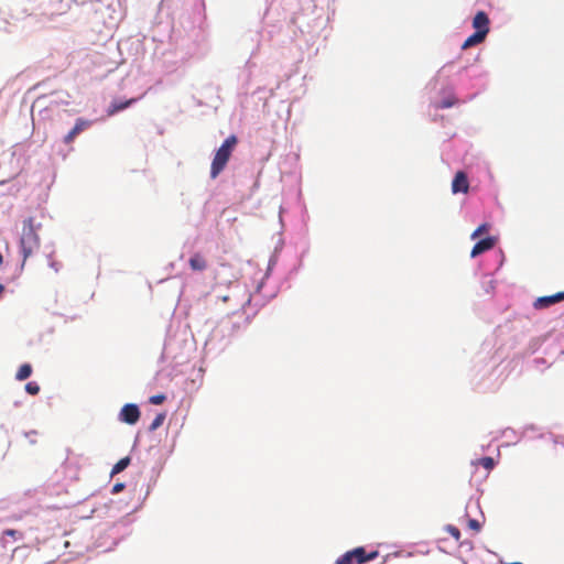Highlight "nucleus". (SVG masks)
<instances>
[{"label": "nucleus", "mask_w": 564, "mask_h": 564, "mask_svg": "<svg viewBox=\"0 0 564 564\" xmlns=\"http://www.w3.org/2000/svg\"><path fill=\"white\" fill-rule=\"evenodd\" d=\"M501 564H522L521 562H512V563H503L502 561H500Z\"/></svg>", "instance_id": "obj_40"}, {"label": "nucleus", "mask_w": 564, "mask_h": 564, "mask_svg": "<svg viewBox=\"0 0 564 564\" xmlns=\"http://www.w3.org/2000/svg\"><path fill=\"white\" fill-rule=\"evenodd\" d=\"M141 416L140 408L137 403H126L118 414V420L121 423L134 425L139 422Z\"/></svg>", "instance_id": "obj_11"}, {"label": "nucleus", "mask_w": 564, "mask_h": 564, "mask_svg": "<svg viewBox=\"0 0 564 564\" xmlns=\"http://www.w3.org/2000/svg\"><path fill=\"white\" fill-rule=\"evenodd\" d=\"M251 65H252V64H251V62H250V61H248V62H247V64H246V66H247L248 68H250V67H251Z\"/></svg>", "instance_id": "obj_44"}, {"label": "nucleus", "mask_w": 564, "mask_h": 564, "mask_svg": "<svg viewBox=\"0 0 564 564\" xmlns=\"http://www.w3.org/2000/svg\"><path fill=\"white\" fill-rule=\"evenodd\" d=\"M486 35L481 34L480 32H474L470 34L463 43L462 48L466 50L473 46H476L480 43H482L486 40Z\"/></svg>", "instance_id": "obj_20"}, {"label": "nucleus", "mask_w": 564, "mask_h": 564, "mask_svg": "<svg viewBox=\"0 0 564 564\" xmlns=\"http://www.w3.org/2000/svg\"><path fill=\"white\" fill-rule=\"evenodd\" d=\"M126 487V485L123 482H117L113 485L112 489H111V492L112 494H118L120 492L123 488Z\"/></svg>", "instance_id": "obj_36"}, {"label": "nucleus", "mask_w": 564, "mask_h": 564, "mask_svg": "<svg viewBox=\"0 0 564 564\" xmlns=\"http://www.w3.org/2000/svg\"><path fill=\"white\" fill-rule=\"evenodd\" d=\"M525 430H535V426L534 425H530V426H527Z\"/></svg>", "instance_id": "obj_41"}, {"label": "nucleus", "mask_w": 564, "mask_h": 564, "mask_svg": "<svg viewBox=\"0 0 564 564\" xmlns=\"http://www.w3.org/2000/svg\"><path fill=\"white\" fill-rule=\"evenodd\" d=\"M262 286L263 282L258 284L253 294H249L247 301L241 306V313L234 312L231 315L221 319V322H228L231 325L229 330L231 336H235L238 332L246 328L258 311L275 296V293L263 296L261 294Z\"/></svg>", "instance_id": "obj_1"}, {"label": "nucleus", "mask_w": 564, "mask_h": 564, "mask_svg": "<svg viewBox=\"0 0 564 564\" xmlns=\"http://www.w3.org/2000/svg\"><path fill=\"white\" fill-rule=\"evenodd\" d=\"M502 436L506 437L507 440H509L508 445H511V444L514 445L520 440L517 435V432L511 427H507L506 430H503Z\"/></svg>", "instance_id": "obj_25"}, {"label": "nucleus", "mask_w": 564, "mask_h": 564, "mask_svg": "<svg viewBox=\"0 0 564 564\" xmlns=\"http://www.w3.org/2000/svg\"><path fill=\"white\" fill-rule=\"evenodd\" d=\"M130 462L131 459L129 456L119 459V462L112 467L111 475L123 471L130 465Z\"/></svg>", "instance_id": "obj_24"}, {"label": "nucleus", "mask_w": 564, "mask_h": 564, "mask_svg": "<svg viewBox=\"0 0 564 564\" xmlns=\"http://www.w3.org/2000/svg\"><path fill=\"white\" fill-rule=\"evenodd\" d=\"M237 142V137L231 134L227 139H225L221 145L216 150L210 166L212 178H216L226 167Z\"/></svg>", "instance_id": "obj_5"}, {"label": "nucleus", "mask_w": 564, "mask_h": 564, "mask_svg": "<svg viewBox=\"0 0 564 564\" xmlns=\"http://www.w3.org/2000/svg\"><path fill=\"white\" fill-rule=\"evenodd\" d=\"M459 545H460L462 549H465L467 551H471L473 547H474L473 542L470 540H464V541L460 542Z\"/></svg>", "instance_id": "obj_35"}, {"label": "nucleus", "mask_w": 564, "mask_h": 564, "mask_svg": "<svg viewBox=\"0 0 564 564\" xmlns=\"http://www.w3.org/2000/svg\"><path fill=\"white\" fill-rule=\"evenodd\" d=\"M166 400V395L163 393L154 394L150 397L149 402L154 405L162 404Z\"/></svg>", "instance_id": "obj_32"}, {"label": "nucleus", "mask_w": 564, "mask_h": 564, "mask_svg": "<svg viewBox=\"0 0 564 564\" xmlns=\"http://www.w3.org/2000/svg\"><path fill=\"white\" fill-rule=\"evenodd\" d=\"M8 538H11L13 539L14 541H18V540H21L23 538V533L19 530H14V529H7L2 532V535H1V542L3 544L7 543L8 541Z\"/></svg>", "instance_id": "obj_23"}, {"label": "nucleus", "mask_w": 564, "mask_h": 564, "mask_svg": "<svg viewBox=\"0 0 564 564\" xmlns=\"http://www.w3.org/2000/svg\"><path fill=\"white\" fill-rule=\"evenodd\" d=\"M30 440H31V443H35V441L33 440V436H30Z\"/></svg>", "instance_id": "obj_46"}, {"label": "nucleus", "mask_w": 564, "mask_h": 564, "mask_svg": "<svg viewBox=\"0 0 564 564\" xmlns=\"http://www.w3.org/2000/svg\"><path fill=\"white\" fill-rule=\"evenodd\" d=\"M468 528L470 530H474V531L478 532L481 529V523L477 519L469 518L468 519Z\"/></svg>", "instance_id": "obj_33"}, {"label": "nucleus", "mask_w": 564, "mask_h": 564, "mask_svg": "<svg viewBox=\"0 0 564 564\" xmlns=\"http://www.w3.org/2000/svg\"><path fill=\"white\" fill-rule=\"evenodd\" d=\"M453 63H447L442 66L426 85L427 89L431 91L436 90L437 95L442 97L440 100L431 101V105L435 109H448L456 105L458 101L455 96L454 84L449 79Z\"/></svg>", "instance_id": "obj_2"}, {"label": "nucleus", "mask_w": 564, "mask_h": 564, "mask_svg": "<svg viewBox=\"0 0 564 564\" xmlns=\"http://www.w3.org/2000/svg\"><path fill=\"white\" fill-rule=\"evenodd\" d=\"M496 369V362L489 360L482 365H476L473 369V382L475 386L481 390H488L494 387L491 382V377Z\"/></svg>", "instance_id": "obj_8"}, {"label": "nucleus", "mask_w": 564, "mask_h": 564, "mask_svg": "<svg viewBox=\"0 0 564 564\" xmlns=\"http://www.w3.org/2000/svg\"><path fill=\"white\" fill-rule=\"evenodd\" d=\"M70 8V0H28V6L22 9V15L37 13L52 18L66 13Z\"/></svg>", "instance_id": "obj_3"}, {"label": "nucleus", "mask_w": 564, "mask_h": 564, "mask_svg": "<svg viewBox=\"0 0 564 564\" xmlns=\"http://www.w3.org/2000/svg\"><path fill=\"white\" fill-rule=\"evenodd\" d=\"M31 434H36V432L35 431L28 432V433H25V436H29Z\"/></svg>", "instance_id": "obj_42"}, {"label": "nucleus", "mask_w": 564, "mask_h": 564, "mask_svg": "<svg viewBox=\"0 0 564 564\" xmlns=\"http://www.w3.org/2000/svg\"><path fill=\"white\" fill-rule=\"evenodd\" d=\"M490 228V225L487 224V223H484L481 225H479L475 230L474 232L471 234L470 238L471 239H476L478 238L481 234L484 232H487Z\"/></svg>", "instance_id": "obj_29"}, {"label": "nucleus", "mask_w": 564, "mask_h": 564, "mask_svg": "<svg viewBox=\"0 0 564 564\" xmlns=\"http://www.w3.org/2000/svg\"><path fill=\"white\" fill-rule=\"evenodd\" d=\"M480 284L486 294H492L496 289L497 281L492 278L491 273H485L481 278Z\"/></svg>", "instance_id": "obj_21"}, {"label": "nucleus", "mask_w": 564, "mask_h": 564, "mask_svg": "<svg viewBox=\"0 0 564 564\" xmlns=\"http://www.w3.org/2000/svg\"><path fill=\"white\" fill-rule=\"evenodd\" d=\"M497 239L494 236H487L485 238L479 239L470 251V257L476 258L489 250H491L496 245Z\"/></svg>", "instance_id": "obj_14"}, {"label": "nucleus", "mask_w": 564, "mask_h": 564, "mask_svg": "<svg viewBox=\"0 0 564 564\" xmlns=\"http://www.w3.org/2000/svg\"><path fill=\"white\" fill-rule=\"evenodd\" d=\"M93 126V121L86 118H77L74 127L63 138L65 144H70L77 135Z\"/></svg>", "instance_id": "obj_12"}, {"label": "nucleus", "mask_w": 564, "mask_h": 564, "mask_svg": "<svg viewBox=\"0 0 564 564\" xmlns=\"http://www.w3.org/2000/svg\"><path fill=\"white\" fill-rule=\"evenodd\" d=\"M32 375V366L30 364H23L20 366L15 373V379L19 381H24L30 378Z\"/></svg>", "instance_id": "obj_22"}, {"label": "nucleus", "mask_w": 564, "mask_h": 564, "mask_svg": "<svg viewBox=\"0 0 564 564\" xmlns=\"http://www.w3.org/2000/svg\"><path fill=\"white\" fill-rule=\"evenodd\" d=\"M69 104V94L66 91H54L48 96H40L36 98L34 107H43L44 110L53 111L55 107L59 105H68Z\"/></svg>", "instance_id": "obj_9"}, {"label": "nucleus", "mask_w": 564, "mask_h": 564, "mask_svg": "<svg viewBox=\"0 0 564 564\" xmlns=\"http://www.w3.org/2000/svg\"><path fill=\"white\" fill-rule=\"evenodd\" d=\"M177 345V340L175 338H169L164 343L162 359L172 360L175 364H182L184 358L181 355H177L174 350Z\"/></svg>", "instance_id": "obj_16"}, {"label": "nucleus", "mask_w": 564, "mask_h": 564, "mask_svg": "<svg viewBox=\"0 0 564 564\" xmlns=\"http://www.w3.org/2000/svg\"><path fill=\"white\" fill-rule=\"evenodd\" d=\"M188 264L193 271H204L207 267V262L200 253H194L189 258Z\"/></svg>", "instance_id": "obj_19"}, {"label": "nucleus", "mask_w": 564, "mask_h": 564, "mask_svg": "<svg viewBox=\"0 0 564 564\" xmlns=\"http://www.w3.org/2000/svg\"><path fill=\"white\" fill-rule=\"evenodd\" d=\"M378 556L377 550L368 551L366 546H357L341 554L335 564H367Z\"/></svg>", "instance_id": "obj_7"}, {"label": "nucleus", "mask_w": 564, "mask_h": 564, "mask_svg": "<svg viewBox=\"0 0 564 564\" xmlns=\"http://www.w3.org/2000/svg\"><path fill=\"white\" fill-rule=\"evenodd\" d=\"M457 74L459 77H466L469 80L477 82L479 90H484L487 87L488 72L480 66L470 65L463 67L458 70Z\"/></svg>", "instance_id": "obj_10"}, {"label": "nucleus", "mask_w": 564, "mask_h": 564, "mask_svg": "<svg viewBox=\"0 0 564 564\" xmlns=\"http://www.w3.org/2000/svg\"><path fill=\"white\" fill-rule=\"evenodd\" d=\"M445 531H447L456 541H459L460 539V531L458 528H456L453 524H446Z\"/></svg>", "instance_id": "obj_31"}, {"label": "nucleus", "mask_w": 564, "mask_h": 564, "mask_svg": "<svg viewBox=\"0 0 564 564\" xmlns=\"http://www.w3.org/2000/svg\"><path fill=\"white\" fill-rule=\"evenodd\" d=\"M278 259L276 256H272L268 263V272L275 265Z\"/></svg>", "instance_id": "obj_37"}, {"label": "nucleus", "mask_w": 564, "mask_h": 564, "mask_svg": "<svg viewBox=\"0 0 564 564\" xmlns=\"http://www.w3.org/2000/svg\"><path fill=\"white\" fill-rule=\"evenodd\" d=\"M230 327L228 322H219L209 333L205 340V351L208 354H218L223 351L230 343Z\"/></svg>", "instance_id": "obj_4"}, {"label": "nucleus", "mask_w": 564, "mask_h": 564, "mask_svg": "<svg viewBox=\"0 0 564 564\" xmlns=\"http://www.w3.org/2000/svg\"><path fill=\"white\" fill-rule=\"evenodd\" d=\"M56 265H57V263H56V262H54V261L50 262V267H51V268H53V269H55V271H57V270H58Z\"/></svg>", "instance_id": "obj_38"}, {"label": "nucleus", "mask_w": 564, "mask_h": 564, "mask_svg": "<svg viewBox=\"0 0 564 564\" xmlns=\"http://www.w3.org/2000/svg\"><path fill=\"white\" fill-rule=\"evenodd\" d=\"M116 533H117V527L113 525L111 527L108 531H107V536L111 538L112 539V542L110 545L108 546H105V551H110L112 550L118 543H119V540L117 539L116 536Z\"/></svg>", "instance_id": "obj_26"}, {"label": "nucleus", "mask_w": 564, "mask_h": 564, "mask_svg": "<svg viewBox=\"0 0 564 564\" xmlns=\"http://www.w3.org/2000/svg\"><path fill=\"white\" fill-rule=\"evenodd\" d=\"M3 263V256L2 253L0 252V265Z\"/></svg>", "instance_id": "obj_43"}, {"label": "nucleus", "mask_w": 564, "mask_h": 564, "mask_svg": "<svg viewBox=\"0 0 564 564\" xmlns=\"http://www.w3.org/2000/svg\"><path fill=\"white\" fill-rule=\"evenodd\" d=\"M469 188V181L465 172L458 171L452 181V192L454 194L467 193Z\"/></svg>", "instance_id": "obj_17"}, {"label": "nucleus", "mask_w": 564, "mask_h": 564, "mask_svg": "<svg viewBox=\"0 0 564 564\" xmlns=\"http://www.w3.org/2000/svg\"><path fill=\"white\" fill-rule=\"evenodd\" d=\"M20 247L23 254V261H25L26 258L31 256L34 248L39 247V236L35 231L34 220L32 217H29L23 221ZM23 265L24 262H22L20 271H22Z\"/></svg>", "instance_id": "obj_6"}, {"label": "nucleus", "mask_w": 564, "mask_h": 564, "mask_svg": "<svg viewBox=\"0 0 564 564\" xmlns=\"http://www.w3.org/2000/svg\"><path fill=\"white\" fill-rule=\"evenodd\" d=\"M471 25L476 32H480L486 36L490 32V19L488 14L482 10L476 12L473 18Z\"/></svg>", "instance_id": "obj_13"}, {"label": "nucleus", "mask_w": 564, "mask_h": 564, "mask_svg": "<svg viewBox=\"0 0 564 564\" xmlns=\"http://www.w3.org/2000/svg\"><path fill=\"white\" fill-rule=\"evenodd\" d=\"M25 391L31 395H36L40 392V386L35 381H30L25 384Z\"/></svg>", "instance_id": "obj_30"}, {"label": "nucleus", "mask_w": 564, "mask_h": 564, "mask_svg": "<svg viewBox=\"0 0 564 564\" xmlns=\"http://www.w3.org/2000/svg\"><path fill=\"white\" fill-rule=\"evenodd\" d=\"M10 17H11V18H13V19H20V15H19V14H15V13H13V12L10 14Z\"/></svg>", "instance_id": "obj_39"}, {"label": "nucleus", "mask_w": 564, "mask_h": 564, "mask_svg": "<svg viewBox=\"0 0 564 564\" xmlns=\"http://www.w3.org/2000/svg\"><path fill=\"white\" fill-rule=\"evenodd\" d=\"M228 300H229L228 295L223 297V301H228Z\"/></svg>", "instance_id": "obj_45"}, {"label": "nucleus", "mask_w": 564, "mask_h": 564, "mask_svg": "<svg viewBox=\"0 0 564 564\" xmlns=\"http://www.w3.org/2000/svg\"><path fill=\"white\" fill-rule=\"evenodd\" d=\"M138 99L139 98H130V99H126V100H113L108 108V115H115V113L126 110L127 108H129L130 106L135 104L138 101Z\"/></svg>", "instance_id": "obj_18"}, {"label": "nucleus", "mask_w": 564, "mask_h": 564, "mask_svg": "<svg viewBox=\"0 0 564 564\" xmlns=\"http://www.w3.org/2000/svg\"><path fill=\"white\" fill-rule=\"evenodd\" d=\"M495 259L496 261L498 262V265L496 268V271H498L502 264H503V261H505V254L501 250H499L498 252L495 253Z\"/></svg>", "instance_id": "obj_34"}, {"label": "nucleus", "mask_w": 564, "mask_h": 564, "mask_svg": "<svg viewBox=\"0 0 564 564\" xmlns=\"http://www.w3.org/2000/svg\"><path fill=\"white\" fill-rule=\"evenodd\" d=\"M564 301V291L557 292L552 295L540 296L533 302L535 310H544L556 303Z\"/></svg>", "instance_id": "obj_15"}, {"label": "nucleus", "mask_w": 564, "mask_h": 564, "mask_svg": "<svg viewBox=\"0 0 564 564\" xmlns=\"http://www.w3.org/2000/svg\"><path fill=\"white\" fill-rule=\"evenodd\" d=\"M30 440H31V443H35V441L33 440V436H30Z\"/></svg>", "instance_id": "obj_47"}, {"label": "nucleus", "mask_w": 564, "mask_h": 564, "mask_svg": "<svg viewBox=\"0 0 564 564\" xmlns=\"http://www.w3.org/2000/svg\"><path fill=\"white\" fill-rule=\"evenodd\" d=\"M477 463L479 465H481L484 468H486L487 470L494 469L497 464L496 460L490 456H484L480 459H478Z\"/></svg>", "instance_id": "obj_27"}, {"label": "nucleus", "mask_w": 564, "mask_h": 564, "mask_svg": "<svg viewBox=\"0 0 564 564\" xmlns=\"http://www.w3.org/2000/svg\"><path fill=\"white\" fill-rule=\"evenodd\" d=\"M164 420H165L164 413L156 414V416L153 419V421L151 422V424L149 426V431L153 432V431L158 430L163 424Z\"/></svg>", "instance_id": "obj_28"}]
</instances>
